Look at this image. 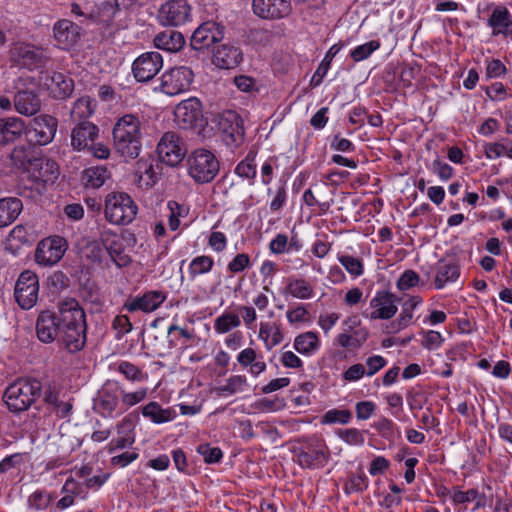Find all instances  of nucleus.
I'll list each match as a JSON object with an SVG mask.
<instances>
[{
    "label": "nucleus",
    "instance_id": "1",
    "mask_svg": "<svg viewBox=\"0 0 512 512\" xmlns=\"http://www.w3.org/2000/svg\"><path fill=\"white\" fill-rule=\"evenodd\" d=\"M86 330L85 312L74 298L60 301L58 312L42 311L36 321V334L42 343L59 340L71 353L84 348Z\"/></svg>",
    "mask_w": 512,
    "mask_h": 512
},
{
    "label": "nucleus",
    "instance_id": "2",
    "mask_svg": "<svg viewBox=\"0 0 512 512\" xmlns=\"http://www.w3.org/2000/svg\"><path fill=\"white\" fill-rule=\"evenodd\" d=\"M114 148L126 159H135L142 148L141 122L133 114L122 116L113 128Z\"/></svg>",
    "mask_w": 512,
    "mask_h": 512
},
{
    "label": "nucleus",
    "instance_id": "3",
    "mask_svg": "<svg viewBox=\"0 0 512 512\" xmlns=\"http://www.w3.org/2000/svg\"><path fill=\"white\" fill-rule=\"evenodd\" d=\"M187 174L199 185L211 183L220 171L217 156L205 148L194 149L186 158Z\"/></svg>",
    "mask_w": 512,
    "mask_h": 512
},
{
    "label": "nucleus",
    "instance_id": "4",
    "mask_svg": "<svg viewBox=\"0 0 512 512\" xmlns=\"http://www.w3.org/2000/svg\"><path fill=\"white\" fill-rule=\"evenodd\" d=\"M42 385L36 379H20L9 385L4 393L8 409L15 413L27 410L41 395Z\"/></svg>",
    "mask_w": 512,
    "mask_h": 512
},
{
    "label": "nucleus",
    "instance_id": "5",
    "mask_svg": "<svg viewBox=\"0 0 512 512\" xmlns=\"http://www.w3.org/2000/svg\"><path fill=\"white\" fill-rule=\"evenodd\" d=\"M13 107L23 116H33L41 109L40 91L33 78L19 77L15 81Z\"/></svg>",
    "mask_w": 512,
    "mask_h": 512
},
{
    "label": "nucleus",
    "instance_id": "6",
    "mask_svg": "<svg viewBox=\"0 0 512 512\" xmlns=\"http://www.w3.org/2000/svg\"><path fill=\"white\" fill-rule=\"evenodd\" d=\"M137 211L136 203L127 193L114 192L106 197L105 217L112 224H130L135 219Z\"/></svg>",
    "mask_w": 512,
    "mask_h": 512
},
{
    "label": "nucleus",
    "instance_id": "7",
    "mask_svg": "<svg viewBox=\"0 0 512 512\" xmlns=\"http://www.w3.org/2000/svg\"><path fill=\"white\" fill-rule=\"evenodd\" d=\"M58 128V120L49 114H39L26 125V140L35 146L51 143Z\"/></svg>",
    "mask_w": 512,
    "mask_h": 512
},
{
    "label": "nucleus",
    "instance_id": "8",
    "mask_svg": "<svg viewBox=\"0 0 512 512\" xmlns=\"http://www.w3.org/2000/svg\"><path fill=\"white\" fill-rule=\"evenodd\" d=\"M163 26L180 27L192 20V7L187 0H168L158 10Z\"/></svg>",
    "mask_w": 512,
    "mask_h": 512
},
{
    "label": "nucleus",
    "instance_id": "9",
    "mask_svg": "<svg viewBox=\"0 0 512 512\" xmlns=\"http://www.w3.org/2000/svg\"><path fill=\"white\" fill-rule=\"evenodd\" d=\"M218 129L227 146L239 147L244 142V126L240 115L233 110L223 111L218 116Z\"/></svg>",
    "mask_w": 512,
    "mask_h": 512
},
{
    "label": "nucleus",
    "instance_id": "10",
    "mask_svg": "<svg viewBox=\"0 0 512 512\" xmlns=\"http://www.w3.org/2000/svg\"><path fill=\"white\" fill-rule=\"evenodd\" d=\"M194 79L193 71L186 66H179L165 71L161 76V90L174 96L189 90Z\"/></svg>",
    "mask_w": 512,
    "mask_h": 512
},
{
    "label": "nucleus",
    "instance_id": "11",
    "mask_svg": "<svg viewBox=\"0 0 512 512\" xmlns=\"http://www.w3.org/2000/svg\"><path fill=\"white\" fill-rule=\"evenodd\" d=\"M68 243L61 236H51L42 239L35 251V260L42 266H53L64 256Z\"/></svg>",
    "mask_w": 512,
    "mask_h": 512
},
{
    "label": "nucleus",
    "instance_id": "12",
    "mask_svg": "<svg viewBox=\"0 0 512 512\" xmlns=\"http://www.w3.org/2000/svg\"><path fill=\"white\" fill-rule=\"evenodd\" d=\"M39 282L37 275L30 271H23L15 285L14 297L22 309L32 308L38 300Z\"/></svg>",
    "mask_w": 512,
    "mask_h": 512
},
{
    "label": "nucleus",
    "instance_id": "13",
    "mask_svg": "<svg viewBox=\"0 0 512 512\" xmlns=\"http://www.w3.org/2000/svg\"><path fill=\"white\" fill-rule=\"evenodd\" d=\"M157 153L162 162L175 167L184 159L186 149L180 136L176 132L168 131L161 137Z\"/></svg>",
    "mask_w": 512,
    "mask_h": 512
},
{
    "label": "nucleus",
    "instance_id": "14",
    "mask_svg": "<svg viewBox=\"0 0 512 512\" xmlns=\"http://www.w3.org/2000/svg\"><path fill=\"white\" fill-rule=\"evenodd\" d=\"M175 121L182 129L202 126L204 119L202 104L197 98H189L179 103L174 110Z\"/></svg>",
    "mask_w": 512,
    "mask_h": 512
},
{
    "label": "nucleus",
    "instance_id": "15",
    "mask_svg": "<svg viewBox=\"0 0 512 512\" xmlns=\"http://www.w3.org/2000/svg\"><path fill=\"white\" fill-rule=\"evenodd\" d=\"M162 67L163 58L159 52H145L134 60L132 73L138 82H148L159 73Z\"/></svg>",
    "mask_w": 512,
    "mask_h": 512
},
{
    "label": "nucleus",
    "instance_id": "16",
    "mask_svg": "<svg viewBox=\"0 0 512 512\" xmlns=\"http://www.w3.org/2000/svg\"><path fill=\"white\" fill-rule=\"evenodd\" d=\"M398 301L399 299L393 293L387 290L377 291L369 303L372 311L370 313L364 311L363 316L371 320L391 319L398 310L396 305V302Z\"/></svg>",
    "mask_w": 512,
    "mask_h": 512
},
{
    "label": "nucleus",
    "instance_id": "17",
    "mask_svg": "<svg viewBox=\"0 0 512 512\" xmlns=\"http://www.w3.org/2000/svg\"><path fill=\"white\" fill-rule=\"evenodd\" d=\"M225 27L215 21L203 22L193 32L190 45L194 50H202L220 42L224 37Z\"/></svg>",
    "mask_w": 512,
    "mask_h": 512
},
{
    "label": "nucleus",
    "instance_id": "18",
    "mask_svg": "<svg viewBox=\"0 0 512 512\" xmlns=\"http://www.w3.org/2000/svg\"><path fill=\"white\" fill-rule=\"evenodd\" d=\"M120 394L121 386L118 382L111 380L106 381L95 399V409L103 417H112L119 406Z\"/></svg>",
    "mask_w": 512,
    "mask_h": 512
},
{
    "label": "nucleus",
    "instance_id": "19",
    "mask_svg": "<svg viewBox=\"0 0 512 512\" xmlns=\"http://www.w3.org/2000/svg\"><path fill=\"white\" fill-rule=\"evenodd\" d=\"M11 61L19 67L30 71L41 68L46 63V58L40 49L30 45H16L11 50Z\"/></svg>",
    "mask_w": 512,
    "mask_h": 512
},
{
    "label": "nucleus",
    "instance_id": "20",
    "mask_svg": "<svg viewBox=\"0 0 512 512\" xmlns=\"http://www.w3.org/2000/svg\"><path fill=\"white\" fill-rule=\"evenodd\" d=\"M27 173L33 182L44 188L58 179L60 171L56 161L39 155Z\"/></svg>",
    "mask_w": 512,
    "mask_h": 512
},
{
    "label": "nucleus",
    "instance_id": "21",
    "mask_svg": "<svg viewBox=\"0 0 512 512\" xmlns=\"http://www.w3.org/2000/svg\"><path fill=\"white\" fill-rule=\"evenodd\" d=\"M49 95L57 100L69 98L74 91L73 79L61 72H46L41 78Z\"/></svg>",
    "mask_w": 512,
    "mask_h": 512
},
{
    "label": "nucleus",
    "instance_id": "22",
    "mask_svg": "<svg viewBox=\"0 0 512 512\" xmlns=\"http://www.w3.org/2000/svg\"><path fill=\"white\" fill-rule=\"evenodd\" d=\"M53 35L60 49L69 50L79 41L81 28L68 19H60L54 24Z\"/></svg>",
    "mask_w": 512,
    "mask_h": 512
},
{
    "label": "nucleus",
    "instance_id": "23",
    "mask_svg": "<svg viewBox=\"0 0 512 512\" xmlns=\"http://www.w3.org/2000/svg\"><path fill=\"white\" fill-rule=\"evenodd\" d=\"M252 8L255 15L262 19H280L291 12L290 0H253Z\"/></svg>",
    "mask_w": 512,
    "mask_h": 512
},
{
    "label": "nucleus",
    "instance_id": "24",
    "mask_svg": "<svg viewBox=\"0 0 512 512\" xmlns=\"http://www.w3.org/2000/svg\"><path fill=\"white\" fill-rule=\"evenodd\" d=\"M37 237V233L32 226L27 224L16 225L6 239L5 249L17 255L22 247L32 246L36 242Z\"/></svg>",
    "mask_w": 512,
    "mask_h": 512
},
{
    "label": "nucleus",
    "instance_id": "25",
    "mask_svg": "<svg viewBox=\"0 0 512 512\" xmlns=\"http://www.w3.org/2000/svg\"><path fill=\"white\" fill-rule=\"evenodd\" d=\"M165 299L166 296L161 291H148L142 296L129 297L123 304V309L128 312L150 313L158 309Z\"/></svg>",
    "mask_w": 512,
    "mask_h": 512
},
{
    "label": "nucleus",
    "instance_id": "26",
    "mask_svg": "<svg viewBox=\"0 0 512 512\" xmlns=\"http://www.w3.org/2000/svg\"><path fill=\"white\" fill-rule=\"evenodd\" d=\"M98 137V126L90 121H80L71 131V146L76 151H83L93 145Z\"/></svg>",
    "mask_w": 512,
    "mask_h": 512
},
{
    "label": "nucleus",
    "instance_id": "27",
    "mask_svg": "<svg viewBox=\"0 0 512 512\" xmlns=\"http://www.w3.org/2000/svg\"><path fill=\"white\" fill-rule=\"evenodd\" d=\"M103 483L104 482H65L61 490L65 493V496L57 502V507L63 510L73 505L77 498L81 500L86 499L90 488L96 486L98 489Z\"/></svg>",
    "mask_w": 512,
    "mask_h": 512
},
{
    "label": "nucleus",
    "instance_id": "28",
    "mask_svg": "<svg viewBox=\"0 0 512 512\" xmlns=\"http://www.w3.org/2000/svg\"><path fill=\"white\" fill-rule=\"evenodd\" d=\"M298 463L304 468H319L327 461V453L325 446L316 442L308 444L296 454Z\"/></svg>",
    "mask_w": 512,
    "mask_h": 512
},
{
    "label": "nucleus",
    "instance_id": "29",
    "mask_svg": "<svg viewBox=\"0 0 512 512\" xmlns=\"http://www.w3.org/2000/svg\"><path fill=\"white\" fill-rule=\"evenodd\" d=\"M26 131L25 121L17 116L0 118V146L18 140Z\"/></svg>",
    "mask_w": 512,
    "mask_h": 512
},
{
    "label": "nucleus",
    "instance_id": "30",
    "mask_svg": "<svg viewBox=\"0 0 512 512\" xmlns=\"http://www.w3.org/2000/svg\"><path fill=\"white\" fill-rule=\"evenodd\" d=\"M135 425L130 416L124 417L117 425L118 437L113 438L108 444L109 453L131 447L135 442Z\"/></svg>",
    "mask_w": 512,
    "mask_h": 512
},
{
    "label": "nucleus",
    "instance_id": "31",
    "mask_svg": "<svg viewBox=\"0 0 512 512\" xmlns=\"http://www.w3.org/2000/svg\"><path fill=\"white\" fill-rule=\"evenodd\" d=\"M243 60V53L239 47L223 44L213 53L212 62L221 69H234Z\"/></svg>",
    "mask_w": 512,
    "mask_h": 512
},
{
    "label": "nucleus",
    "instance_id": "32",
    "mask_svg": "<svg viewBox=\"0 0 512 512\" xmlns=\"http://www.w3.org/2000/svg\"><path fill=\"white\" fill-rule=\"evenodd\" d=\"M101 241L116 266L126 267L130 264L131 259L124 253L121 239L117 234L111 231H104L101 234Z\"/></svg>",
    "mask_w": 512,
    "mask_h": 512
},
{
    "label": "nucleus",
    "instance_id": "33",
    "mask_svg": "<svg viewBox=\"0 0 512 512\" xmlns=\"http://www.w3.org/2000/svg\"><path fill=\"white\" fill-rule=\"evenodd\" d=\"M487 25L492 29V35L504 37L512 35V15L504 6H497L489 16Z\"/></svg>",
    "mask_w": 512,
    "mask_h": 512
},
{
    "label": "nucleus",
    "instance_id": "34",
    "mask_svg": "<svg viewBox=\"0 0 512 512\" xmlns=\"http://www.w3.org/2000/svg\"><path fill=\"white\" fill-rule=\"evenodd\" d=\"M38 156L39 152L35 145L27 141V143L17 145L12 149L10 160L15 168L28 172Z\"/></svg>",
    "mask_w": 512,
    "mask_h": 512
},
{
    "label": "nucleus",
    "instance_id": "35",
    "mask_svg": "<svg viewBox=\"0 0 512 512\" xmlns=\"http://www.w3.org/2000/svg\"><path fill=\"white\" fill-rule=\"evenodd\" d=\"M460 276V265L455 259H441L436 265L435 287L442 289L449 282H455Z\"/></svg>",
    "mask_w": 512,
    "mask_h": 512
},
{
    "label": "nucleus",
    "instance_id": "36",
    "mask_svg": "<svg viewBox=\"0 0 512 512\" xmlns=\"http://www.w3.org/2000/svg\"><path fill=\"white\" fill-rule=\"evenodd\" d=\"M23 203L17 197L0 198V229L11 225L21 214Z\"/></svg>",
    "mask_w": 512,
    "mask_h": 512
},
{
    "label": "nucleus",
    "instance_id": "37",
    "mask_svg": "<svg viewBox=\"0 0 512 512\" xmlns=\"http://www.w3.org/2000/svg\"><path fill=\"white\" fill-rule=\"evenodd\" d=\"M185 44L183 34L176 30H165L158 33L154 38V45L158 49L168 52H177Z\"/></svg>",
    "mask_w": 512,
    "mask_h": 512
},
{
    "label": "nucleus",
    "instance_id": "38",
    "mask_svg": "<svg viewBox=\"0 0 512 512\" xmlns=\"http://www.w3.org/2000/svg\"><path fill=\"white\" fill-rule=\"evenodd\" d=\"M258 336L268 351L282 343L284 339L281 326L277 322H261Z\"/></svg>",
    "mask_w": 512,
    "mask_h": 512
},
{
    "label": "nucleus",
    "instance_id": "39",
    "mask_svg": "<svg viewBox=\"0 0 512 512\" xmlns=\"http://www.w3.org/2000/svg\"><path fill=\"white\" fill-rule=\"evenodd\" d=\"M320 346V340L315 332L307 331L295 337L293 347L294 349L306 356L314 354Z\"/></svg>",
    "mask_w": 512,
    "mask_h": 512
},
{
    "label": "nucleus",
    "instance_id": "40",
    "mask_svg": "<svg viewBox=\"0 0 512 512\" xmlns=\"http://www.w3.org/2000/svg\"><path fill=\"white\" fill-rule=\"evenodd\" d=\"M142 415L155 424H162L173 420L175 413L172 409H163L158 402L151 401L142 408Z\"/></svg>",
    "mask_w": 512,
    "mask_h": 512
},
{
    "label": "nucleus",
    "instance_id": "41",
    "mask_svg": "<svg viewBox=\"0 0 512 512\" xmlns=\"http://www.w3.org/2000/svg\"><path fill=\"white\" fill-rule=\"evenodd\" d=\"M109 171L105 166H93L85 169L82 174V182L86 188H100L109 178Z\"/></svg>",
    "mask_w": 512,
    "mask_h": 512
},
{
    "label": "nucleus",
    "instance_id": "42",
    "mask_svg": "<svg viewBox=\"0 0 512 512\" xmlns=\"http://www.w3.org/2000/svg\"><path fill=\"white\" fill-rule=\"evenodd\" d=\"M286 291L292 297L302 300L310 299L314 295L312 285L303 278H289Z\"/></svg>",
    "mask_w": 512,
    "mask_h": 512
},
{
    "label": "nucleus",
    "instance_id": "43",
    "mask_svg": "<svg viewBox=\"0 0 512 512\" xmlns=\"http://www.w3.org/2000/svg\"><path fill=\"white\" fill-rule=\"evenodd\" d=\"M452 500L455 503L475 502L473 510L485 507L488 504V498L484 493H479L476 489L467 491L454 490Z\"/></svg>",
    "mask_w": 512,
    "mask_h": 512
},
{
    "label": "nucleus",
    "instance_id": "44",
    "mask_svg": "<svg viewBox=\"0 0 512 512\" xmlns=\"http://www.w3.org/2000/svg\"><path fill=\"white\" fill-rule=\"evenodd\" d=\"M247 378L243 375H233L226 380V383L216 388L218 396H230L244 392L247 388Z\"/></svg>",
    "mask_w": 512,
    "mask_h": 512
},
{
    "label": "nucleus",
    "instance_id": "45",
    "mask_svg": "<svg viewBox=\"0 0 512 512\" xmlns=\"http://www.w3.org/2000/svg\"><path fill=\"white\" fill-rule=\"evenodd\" d=\"M422 302V299L419 296H413L410 297L408 300H406L402 305V311L399 315V318L397 319L396 323H393L392 325H397V330H401L406 328L412 318H413V311L414 309Z\"/></svg>",
    "mask_w": 512,
    "mask_h": 512
},
{
    "label": "nucleus",
    "instance_id": "46",
    "mask_svg": "<svg viewBox=\"0 0 512 512\" xmlns=\"http://www.w3.org/2000/svg\"><path fill=\"white\" fill-rule=\"evenodd\" d=\"M93 113V109L91 107V100L89 97H81L76 100L71 109L70 115L73 121H88Z\"/></svg>",
    "mask_w": 512,
    "mask_h": 512
},
{
    "label": "nucleus",
    "instance_id": "47",
    "mask_svg": "<svg viewBox=\"0 0 512 512\" xmlns=\"http://www.w3.org/2000/svg\"><path fill=\"white\" fill-rule=\"evenodd\" d=\"M167 208L170 210L168 219L169 228L175 231L180 226V218H185L188 215L189 208L174 200L168 201Z\"/></svg>",
    "mask_w": 512,
    "mask_h": 512
},
{
    "label": "nucleus",
    "instance_id": "48",
    "mask_svg": "<svg viewBox=\"0 0 512 512\" xmlns=\"http://www.w3.org/2000/svg\"><path fill=\"white\" fill-rule=\"evenodd\" d=\"M214 260L210 256L202 255L195 257L189 265V275L191 279H195L200 274L208 273L212 270Z\"/></svg>",
    "mask_w": 512,
    "mask_h": 512
},
{
    "label": "nucleus",
    "instance_id": "49",
    "mask_svg": "<svg viewBox=\"0 0 512 512\" xmlns=\"http://www.w3.org/2000/svg\"><path fill=\"white\" fill-rule=\"evenodd\" d=\"M255 156H253L251 153H249L245 159L240 161L236 168H235V174H237L239 177L243 179H247L250 181L251 184H253V181L256 177V164L254 163Z\"/></svg>",
    "mask_w": 512,
    "mask_h": 512
},
{
    "label": "nucleus",
    "instance_id": "50",
    "mask_svg": "<svg viewBox=\"0 0 512 512\" xmlns=\"http://www.w3.org/2000/svg\"><path fill=\"white\" fill-rule=\"evenodd\" d=\"M147 394V388H139L134 392H126L121 388L120 398L121 406L123 409L120 411V413H123L130 407H133L136 404L142 402L147 397Z\"/></svg>",
    "mask_w": 512,
    "mask_h": 512
},
{
    "label": "nucleus",
    "instance_id": "51",
    "mask_svg": "<svg viewBox=\"0 0 512 512\" xmlns=\"http://www.w3.org/2000/svg\"><path fill=\"white\" fill-rule=\"evenodd\" d=\"M241 321L237 314L224 313L217 317L214 322L216 332L223 334L229 332L232 328L240 326Z\"/></svg>",
    "mask_w": 512,
    "mask_h": 512
},
{
    "label": "nucleus",
    "instance_id": "52",
    "mask_svg": "<svg viewBox=\"0 0 512 512\" xmlns=\"http://www.w3.org/2000/svg\"><path fill=\"white\" fill-rule=\"evenodd\" d=\"M368 333L357 330L353 334L341 333L338 335V343L344 348H359L366 340Z\"/></svg>",
    "mask_w": 512,
    "mask_h": 512
},
{
    "label": "nucleus",
    "instance_id": "53",
    "mask_svg": "<svg viewBox=\"0 0 512 512\" xmlns=\"http://www.w3.org/2000/svg\"><path fill=\"white\" fill-rule=\"evenodd\" d=\"M137 173L139 174V182H144L147 188L152 187L156 183L157 177L153 170L152 163L139 160L137 162Z\"/></svg>",
    "mask_w": 512,
    "mask_h": 512
},
{
    "label": "nucleus",
    "instance_id": "54",
    "mask_svg": "<svg viewBox=\"0 0 512 512\" xmlns=\"http://www.w3.org/2000/svg\"><path fill=\"white\" fill-rule=\"evenodd\" d=\"M380 48V42L378 40H371L367 43L355 47L351 52L350 56L355 62H360L367 59L374 51Z\"/></svg>",
    "mask_w": 512,
    "mask_h": 512
},
{
    "label": "nucleus",
    "instance_id": "55",
    "mask_svg": "<svg viewBox=\"0 0 512 512\" xmlns=\"http://www.w3.org/2000/svg\"><path fill=\"white\" fill-rule=\"evenodd\" d=\"M338 261L354 277H358L364 272L363 262L359 258L350 255H339Z\"/></svg>",
    "mask_w": 512,
    "mask_h": 512
},
{
    "label": "nucleus",
    "instance_id": "56",
    "mask_svg": "<svg viewBox=\"0 0 512 512\" xmlns=\"http://www.w3.org/2000/svg\"><path fill=\"white\" fill-rule=\"evenodd\" d=\"M352 414L347 409H331L323 415L322 422L326 424H347L350 422Z\"/></svg>",
    "mask_w": 512,
    "mask_h": 512
},
{
    "label": "nucleus",
    "instance_id": "57",
    "mask_svg": "<svg viewBox=\"0 0 512 512\" xmlns=\"http://www.w3.org/2000/svg\"><path fill=\"white\" fill-rule=\"evenodd\" d=\"M117 369L127 380L140 382L145 379L144 373L137 366L128 361L120 362Z\"/></svg>",
    "mask_w": 512,
    "mask_h": 512
},
{
    "label": "nucleus",
    "instance_id": "58",
    "mask_svg": "<svg viewBox=\"0 0 512 512\" xmlns=\"http://www.w3.org/2000/svg\"><path fill=\"white\" fill-rule=\"evenodd\" d=\"M341 48H342V45L334 44L328 50V52L325 55V58L323 59V61L321 62V64L319 65L318 69L316 70V72H315V74L313 76V80L317 76L319 77V80L317 81L316 84H318L321 81V79L325 76V74L327 73V71L329 69L331 60L339 53Z\"/></svg>",
    "mask_w": 512,
    "mask_h": 512
},
{
    "label": "nucleus",
    "instance_id": "59",
    "mask_svg": "<svg viewBox=\"0 0 512 512\" xmlns=\"http://www.w3.org/2000/svg\"><path fill=\"white\" fill-rule=\"evenodd\" d=\"M197 452L203 457L206 463H217L221 460L223 453L220 448L212 447L209 444H200Z\"/></svg>",
    "mask_w": 512,
    "mask_h": 512
},
{
    "label": "nucleus",
    "instance_id": "60",
    "mask_svg": "<svg viewBox=\"0 0 512 512\" xmlns=\"http://www.w3.org/2000/svg\"><path fill=\"white\" fill-rule=\"evenodd\" d=\"M339 437L349 445L361 446L364 444V433L356 428L340 430Z\"/></svg>",
    "mask_w": 512,
    "mask_h": 512
},
{
    "label": "nucleus",
    "instance_id": "61",
    "mask_svg": "<svg viewBox=\"0 0 512 512\" xmlns=\"http://www.w3.org/2000/svg\"><path fill=\"white\" fill-rule=\"evenodd\" d=\"M99 11L104 21H112L120 11L119 0H104L99 7Z\"/></svg>",
    "mask_w": 512,
    "mask_h": 512
},
{
    "label": "nucleus",
    "instance_id": "62",
    "mask_svg": "<svg viewBox=\"0 0 512 512\" xmlns=\"http://www.w3.org/2000/svg\"><path fill=\"white\" fill-rule=\"evenodd\" d=\"M419 275L413 270L404 271L397 281V288L401 291L415 287L419 283Z\"/></svg>",
    "mask_w": 512,
    "mask_h": 512
},
{
    "label": "nucleus",
    "instance_id": "63",
    "mask_svg": "<svg viewBox=\"0 0 512 512\" xmlns=\"http://www.w3.org/2000/svg\"><path fill=\"white\" fill-rule=\"evenodd\" d=\"M51 497L42 491L34 492L28 499L29 506L36 510H43L48 507Z\"/></svg>",
    "mask_w": 512,
    "mask_h": 512
},
{
    "label": "nucleus",
    "instance_id": "64",
    "mask_svg": "<svg viewBox=\"0 0 512 512\" xmlns=\"http://www.w3.org/2000/svg\"><path fill=\"white\" fill-rule=\"evenodd\" d=\"M250 264V258L246 253L237 254L228 264V270L232 273L244 271Z\"/></svg>",
    "mask_w": 512,
    "mask_h": 512
}]
</instances>
